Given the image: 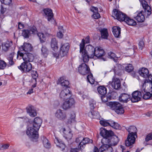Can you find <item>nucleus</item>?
<instances>
[{
  "instance_id": "obj_15",
  "label": "nucleus",
  "mask_w": 152,
  "mask_h": 152,
  "mask_svg": "<svg viewBox=\"0 0 152 152\" xmlns=\"http://www.w3.org/2000/svg\"><path fill=\"white\" fill-rule=\"evenodd\" d=\"M100 134L103 137V138H108L109 137L113 134V132L111 131H108L104 128H101L100 129Z\"/></svg>"
},
{
  "instance_id": "obj_37",
  "label": "nucleus",
  "mask_w": 152,
  "mask_h": 152,
  "mask_svg": "<svg viewBox=\"0 0 152 152\" xmlns=\"http://www.w3.org/2000/svg\"><path fill=\"white\" fill-rule=\"evenodd\" d=\"M127 24L130 26H135L136 25V21L130 18L129 17L126 16L124 21Z\"/></svg>"
},
{
  "instance_id": "obj_34",
  "label": "nucleus",
  "mask_w": 152,
  "mask_h": 152,
  "mask_svg": "<svg viewBox=\"0 0 152 152\" xmlns=\"http://www.w3.org/2000/svg\"><path fill=\"white\" fill-rule=\"evenodd\" d=\"M99 30L101 33V38L103 39H107L108 36L107 29L103 28L99 29Z\"/></svg>"
},
{
  "instance_id": "obj_48",
  "label": "nucleus",
  "mask_w": 152,
  "mask_h": 152,
  "mask_svg": "<svg viewBox=\"0 0 152 152\" xmlns=\"http://www.w3.org/2000/svg\"><path fill=\"white\" fill-rule=\"evenodd\" d=\"M58 28L59 31L57 33V37L59 38H61L63 36L62 33L64 31L63 27L62 26H60Z\"/></svg>"
},
{
  "instance_id": "obj_47",
  "label": "nucleus",
  "mask_w": 152,
  "mask_h": 152,
  "mask_svg": "<svg viewBox=\"0 0 152 152\" xmlns=\"http://www.w3.org/2000/svg\"><path fill=\"white\" fill-rule=\"evenodd\" d=\"M143 93H142V95L143 94V98L145 99H147L151 98V94L150 93V91H147L144 92L143 90L142 91Z\"/></svg>"
},
{
  "instance_id": "obj_32",
  "label": "nucleus",
  "mask_w": 152,
  "mask_h": 152,
  "mask_svg": "<svg viewBox=\"0 0 152 152\" xmlns=\"http://www.w3.org/2000/svg\"><path fill=\"white\" fill-rule=\"evenodd\" d=\"M88 116L92 118L98 119L99 118V113L94 110H91L88 113Z\"/></svg>"
},
{
  "instance_id": "obj_55",
  "label": "nucleus",
  "mask_w": 152,
  "mask_h": 152,
  "mask_svg": "<svg viewBox=\"0 0 152 152\" xmlns=\"http://www.w3.org/2000/svg\"><path fill=\"white\" fill-rule=\"evenodd\" d=\"M2 4L7 5L10 6L12 5V0H0Z\"/></svg>"
},
{
  "instance_id": "obj_45",
  "label": "nucleus",
  "mask_w": 152,
  "mask_h": 152,
  "mask_svg": "<svg viewBox=\"0 0 152 152\" xmlns=\"http://www.w3.org/2000/svg\"><path fill=\"white\" fill-rule=\"evenodd\" d=\"M125 71L128 72H130L134 70V67L131 64H127L125 67Z\"/></svg>"
},
{
  "instance_id": "obj_59",
  "label": "nucleus",
  "mask_w": 152,
  "mask_h": 152,
  "mask_svg": "<svg viewBox=\"0 0 152 152\" xmlns=\"http://www.w3.org/2000/svg\"><path fill=\"white\" fill-rule=\"evenodd\" d=\"M92 16L95 19H98L100 17V15L98 12L94 13Z\"/></svg>"
},
{
  "instance_id": "obj_12",
  "label": "nucleus",
  "mask_w": 152,
  "mask_h": 152,
  "mask_svg": "<svg viewBox=\"0 0 152 152\" xmlns=\"http://www.w3.org/2000/svg\"><path fill=\"white\" fill-rule=\"evenodd\" d=\"M55 115L57 119L61 121H64L67 118L66 113L60 109H58L56 111Z\"/></svg>"
},
{
  "instance_id": "obj_50",
  "label": "nucleus",
  "mask_w": 152,
  "mask_h": 152,
  "mask_svg": "<svg viewBox=\"0 0 152 152\" xmlns=\"http://www.w3.org/2000/svg\"><path fill=\"white\" fill-rule=\"evenodd\" d=\"M87 80L88 82L92 84H94L95 81V79L93 77V75L91 73L87 76Z\"/></svg>"
},
{
  "instance_id": "obj_11",
  "label": "nucleus",
  "mask_w": 152,
  "mask_h": 152,
  "mask_svg": "<svg viewBox=\"0 0 152 152\" xmlns=\"http://www.w3.org/2000/svg\"><path fill=\"white\" fill-rule=\"evenodd\" d=\"M105 52L103 49L101 47H96L95 48V50L94 53V57L98 58H101L104 61H106V58L102 57L105 55Z\"/></svg>"
},
{
  "instance_id": "obj_64",
  "label": "nucleus",
  "mask_w": 152,
  "mask_h": 152,
  "mask_svg": "<svg viewBox=\"0 0 152 152\" xmlns=\"http://www.w3.org/2000/svg\"><path fill=\"white\" fill-rule=\"evenodd\" d=\"M83 137H78L76 138V142H82Z\"/></svg>"
},
{
  "instance_id": "obj_1",
  "label": "nucleus",
  "mask_w": 152,
  "mask_h": 152,
  "mask_svg": "<svg viewBox=\"0 0 152 152\" xmlns=\"http://www.w3.org/2000/svg\"><path fill=\"white\" fill-rule=\"evenodd\" d=\"M85 41L84 39H82L80 44V53L82 55L84 62H87L89 58H94L95 48L90 45H86L85 47Z\"/></svg>"
},
{
  "instance_id": "obj_24",
  "label": "nucleus",
  "mask_w": 152,
  "mask_h": 152,
  "mask_svg": "<svg viewBox=\"0 0 152 152\" xmlns=\"http://www.w3.org/2000/svg\"><path fill=\"white\" fill-rule=\"evenodd\" d=\"M42 123V120L39 117L35 118L34 120L33 126L36 129H39Z\"/></svg>"
},
{
  "instance_id": "obj_33",
  "label": "nucleus",
  "mask_w": 152,
  "mask_h": 152,
  "mask_svg": "<svg viewBox=\"0 0 152 152\" xmlns=\"http://www.w3.org/2000/svg\"><path fill=\"white\" fill-rule=\"evenodd\" d=\"M112 29L114 36L116 37H119L121 34V28L119 27L114 26Z\"/></svg>"
},
{
  "instance_id": "obj_30",
  "label": "nucleus",
  "mask_w": 152,
  "mask_h": 152,
  "mask_svg": "<svg viewBox=\"0 0 152 152\" xmlns=\"http://www.w3.org/2000/svg\"><path fill=\"white\" fill-rule=\"evenodd\" d=\"M32 107L31 106H29L26 108V111L28 113L31 117H34L37 115L36 111L32 109Z\"/></svg>"
},
{
  "instance_id": "obj_62",
  "label": "nucleus",
  "mask_w": 152,
  "mask_h": 152,
  "mask_svg": "<svg viewBox=\"0 0 152 152\" xmlns=\"http://www.w3.org/2000/svg\"><path fill=\"white\" fill-rule=\"evenodd\" d=\"M152 139V133H150L147 135L145 138V141L148 142Z\"/></svg>"
},
{
  "instance_id": "obj_40",
  "label": "nucleus",
  "mask_w": 152,
  "mask_h": 152,
  "mask_svg": "<svg viewBox=\"0 0 152 152\" xmlns=\"http://www.w3.org/2000/svg\"><path fill=\"white\" fill-rule=\"evenodd\" d=\"M75 115L73 112L70 113L69 118L68 119V123L69 124H71L75 122Z\"/></svg>"
},
{
  "instance_id": "obj_51",
  "label": "nucleus",
  "mask_w": 152,
  "mask_h": 152,
  "mask_svg": "<svg viewBox=\"0 0 152 152\" xmlns=\"http://www.w3.org/2000/svg\"><path fill=\"white\" fill-rule=\"evenodd\" d=\"M29 30H23L22 31V35L25 38H28L30 35Z\"/></svg>"
},
{
  "instance_id": "obj_9",
  "label": "nucleus",
  "mask_w": 152,
  "mask_h": 152,
  "mask_svg": "<svg viewBox=\"0 0 152 152\" xmlns=\"http://www.w3.org/2000/svg\"><path fill=\"white\" fill-rule=\"evenodd\" d=\"M72 92L69 89L66 88L61 91L59 96L60 98L63 100H64L67 99L71 98Z\"/></svg>"
},
{
  "instance_id": "obj_27",
  "label": "nucleus",
  "mask_w": 152,
  "mask_h": 152,
  "mask_svg": "<svg viewBox=\"0 0 152 152\" xmlns=\"http://www.w3.org/2000/svg\"><path fill=\"white\" fill-rule=\"evenodd\" d=\"M57 83L62 86L67 87L69 85V82L68 80H65L63 77H61L58 79Z\"/></svg>"
},
{
  "instance_id": "obj_36",
  "label": "nucleus",
  "mask_w": 152,
  "mask_h": 152,
  "mask_svg": "<svg viewBox=\"0 0 152 152\" xmlns=\"http://www.w3.org/2000/svg\"><path fill=\"white\" fill-rule=\"evenodd\" d=\"M134 18L138 22H143L145 19V17L144 15L142 14V12H140V13H138L137 16L134 17Z\"/></svg>"
},
{
  "instance_id": "obj_43",
  "label": "nucleus",
  "mask_w": 152,
  "mask_h": 152,
  "mask_svg": "<svg viewBox=\"0 0 152 152\" xmlns=\"http://www.w3.org/2000/svg\"><path fill=\"white\" fill-rule=\"evenodd\" d=\"M41 51L42 54L43 56L45 57H46L48 54V50L45 46H42L41 48Z\"/></svg>"
},
{
  "instance_id": "obj_35",
  "label": "nucleus",
  "mask_w": 152,
  "mask_h": 152,
  "mask_svg": "<svg viewBox=\"0 0 152 152\" xmlns=\"http://www.w3.org/2000/svg\"><path fill=\"white\" fill-rule=\"evenodd\" d=\"M14 55V53H10L7 57V60L8 61V63L10 66L14 65L15 63V61L13 60V57Z\"/></svg>"
},
{
  "instance_id": "obj_3",
  "label": "nucleus",
  "mask_w": 152,
  "mask_h": 152,
  "mask_svg": "<svg viewBox=\"0 0 152 152\" xmlns=\"http://www.w3.org/2000/svg\"><path fill=\"white\" fill-rule=\"evenodd\" d=\"M106 104L118 114H123L124 113V110L123 106L118 102H110L107 103Z\"/></svg>"
},
{
  "instance_id": "obj_16",
  "label": "nucleus",
  "mask_w": 152,
  "mask_h": 152,
  "mask_svg": "<svg viewBox=\"0 0 152 152\" xmlns=\"http://www.w3.org/2000/svg\"><path fill=\"white\" fill-rule=\"evenodd\" d=\"M69 48L68 43H65L63 44L61 47L60 51V55L63 57L66 56Z\"/></svg>"
},
{
  "instance_id": "obj_5",
  "label": "nucleus",
  "mask_w": 152,
  "mask_h": 152,
  "mask_svg": "<svg viewBox=\"0 0 152 152\" xmlns=\"http://www.w3.org/2000/svg\"><path fill=\"white\" fill-rule=\"evenodd\" d=\"M39 130L36 129L33 126L28 128L26 133L30 138L33 139H36L39 137V134L38 132Z\"/></svg>"
},
{
  "instance_id": "obj_49",
  "label": "nucleus",
  "mask_w": 152,
  "mask_h": 152,
  "mask_svg": "<svg viewBox=\"0 0 152 152\" xmlns=\"http://www.w3.org/2000/svg\"><path fill=\"white\" fill-rule=\"evenodd\" d=\"M110 126L112 127L113 128L116 129H119L121 127L120 125L117 123L113 121H110Z\"/></svg>"
},
{
  "instance_id": "obj_17",
  "label": "nucleus",
  "mask_w": 152,
  "mask_h": 152,
  "mask_svg": "<svg viewBox=\"0 0 152 152\" xmlns=\"http://www.w3.org/2000/svg\"><path fill=\"white\" fill-rule=\"evenodd\" d=\"M110 83L113 88L115 89H118L121 86V81L120 79L117 78L113 77L112 79V82H109Z\"/></svg>"
},
{
  "instance_id": "obj_14",
  "label": "nucleus",
  "mask_w": 152,
  "mask_h": 152,
  "mask_svg": "<svg viewBox=\"0 0 152 152\" xmlns=\"http://www.w3.org/2000/svg\"><path fill=\"white\" fill-rule=\"evenodd\" d=\"M142 93H143L142 90L140 92L137 91H134L132 93V97L131 98L132 102H136L140 101Z\"/></svg>"
},
{
  "instance_id": "obj_52",
  "label": "nucleus",
  "mask_w": 152,
  "mask_h": 152,
  "mask_svg": "<svg viewBox=\"0 0 152 152\" xmlns=\"http://www.w3.org/2000/svg\"><path fill=\"white\" fill-rule=\"evenodd\" d=\"M64 131L66 138L67 139H71L72 137V134L71 132L70 131L68 133L65 132V129H64Z\"/></svg>"
},
{
  "instance_id": "obj_38",
  "label": "nucleus",
  "mask_w": 152,
  "mask_h": 152,
  "mask_svg": "<svg viewBox=\"0 0 152 152\" xmlns=\"http://www.w3.org/2000/svg\"><path fill=\"white\" fill-rule=\"evenodd\" d=\"M98 93L102 95H105L107 92V89L104 86H100L97 88Z\"/></svg>"
},
{
  "instance_id": "obj_10",
  "label": "nucleus",
  "mask_w": 152,
  "mask_h": 152,
  "mask_svg": "<svg viewBox=\"0 0 152 152\" xmlns=\"http://www.w3.org/2000/svg\"><path fill=\"white\" fill-rule=\"evenodd\" d=\"M78 70L80 74L83 75H86L90 72L89 66L85 63H83L79 65Z\"/></svg>"
},
{
  "instance_id": "obj_7",
  "label": "nucleus",
  "mask_w": 152,
  "mask_h": 152,
  "mask_svg": "<svg viewBox=\"0 0 152 152\" xmlns=\"http://www.w3.org/2000/svg\"><path fill=\"white\" fill-rule=\"evenodd\" d=\"M113 16L120 21H124L126 15L116 9H114L113 10Z\"/></svg>"
},
{
  "instance_id": "obj_18",
  "label": "nucleus",
  "mask_w": 152,
  "mask_h": 152,
  "mask_svg": "<svg viewBox=\"0 0 152 152\" xmlns=\"http://www.w3.org/2000/svg\"><path fill=\"white\" fill-rule=\"evenodd\" d=\"M92 140L87 137L83 138L82 142L79 143L78 145V148L80 150H83L85 145L87 144L92 143Z\"/></svg>"
},
{
  "instance_id": "obj_13",
  "label": "nucleus",
  "mask_w": 152,
  "mask_h": 152,
  "mask_svg": "<svg viewBox=\"0 0 152 152\" xmlns=\"http://www.w3.org/2000/svg\"><path fill=\"white\" fill-rule=\"evenodd\" d=\"M43 11L45 15V17L47 18L48 21L52 22L55 21L53 18V14L51 9L49 8L44 9Z\"/></svg>"
},
{
  "instance_id": "obj_60",
  "label": "nucleus",
  "mask_w": 152,
  "mask_h": 152,
  "mask_svg": "<svg viewBox=\"0 0 152 152\" xmlns=\"http://www.w3.org/2000/svg\"><path fill=\"white\" fill-rule=\"evenodd\" d=\"M138 46L139 49L142 50L144 46V42L142 41H140L139 43Z\"/></svg>"
},
{
  "instance_id": "obj_63",
  "label": "nucleus",
  "mask_w": 152,
  "mask_h": 152,
  "mask_svg": "<svg viewBox=\"0 0 152 152\" xmlns=\"http://www.w3.org/2000/svg\"><path fill=\"white\" fill-rule=\"evenodd\" d=\"M147 78L148 79L145 80V81L146 82H148L151 83H152V74H149Z\"/></svg>"
},
{
  "instance_id": "obj_57",
  "label": "nucleus",
  "mask_w": 152,
  "mask_h": 152,
  "mask_svg": "<svg viewBox=\"0 0 152 152\" xmlns=\"http://www.w3.org/2000/svg\"><path fill=\"white\" fill-rule=\"evenodd\" d=\"M10 146V145L8 144H3L0 145V149L3 150L7 149Z\"/></svg>"
},
{
  "instance_id": "obj_46",
  "label": "nucleus",
  "mask_w": 152,
  "mask_h": 152,
  "mask_svg": "<svg viewBox=\"0 0 152 152\" xmlns=\"http://www.w3.org/2000/svg\"><path fill=\"white\" fill-rule=\"evenodd\" d=\"M43 142L44 145L46 148H49L50 147V143L48 140L45 137H43Z\"/></svg>"
},
{
  "instance_id": "obj_8",
  "label": "nucleus",
  "mask_w": 152,
  "mask_h": 152,
  "mask_svg": "<svg viewBox=\"0 0 152 152\" xmlns=\"http://www.w3.org/2000/svg\"><path fill=\"white\" fill-rule=\"evenodd\" d=\"M19 69L25 72L30 71L32 69V65L29 62L24 61L20 66H18Z\"/></svg>"
},
{
  "instance_id": "obj_4",
  "label": "nucleus",
  "mask_w": 152,
  "mask_h": 152,
  "mask_svg": "<svg viewBox=\"0 0 152 152\" xmlns=\"http://www.w3.org/2000/svg\"><path fill=\"white\" fill-rule=\"evenodd\" d=\"M119 140V139L118 136L114 135L113 133V135L109 137L108 138L102 139V142L103 143V142H105L111 146H115L117 144Z\"/></svg>"
},
{
  "instance_id": "obj_44",
  "label": "nucleus",
  "mask_w": 152,
  "mask_h": 152,
  "mask_svg": "<svg viewBox=\"0 0 152 152\" xmlns=\"http://www.w3.org/2000/svg\"><path fill=\"white\" fill-rule=\"evenodd\" d=\"M28 30L30 34H36L38 33V31L36 27L34 26H30L28 28Z\"/></svg>"
},
{
  "instance_id": "obj_25",
  "label": "nucleus",
  "mask_w": 152,
  "mask_h": 152,
  "mask_svg": "<svg viewBox=\"0 0 152 152\" xmlns=\"http://www.w3.org/2000/svg\"><path fill=\"white\" fill-rule=\"evenodd\" d=\"M139 73L140 76L145 78H147L149 75L148 69L145 68H142L140 69Z\"/></svg>"
},
{
  "instance_id": "obj_39",
  "label": "nucleus",
  "mask_w": 152,
  "mask_h": 152,
  "mask_svg": "<svg viewBox=\"0 0 152 152\" xmlns=\"http://www.w3.org/2000/svg\"><path fill=\"white\" fill-rule=\"evenodd\" d=\"M54 142L57 146L60 148L64 147V145L62 143V141L58 137H55V138L54 140Z\"/></svg>"
},
{
  "instance_id": "obj_19",
  "label": "nucleus",
  "mask_w": 152,
  "mask_h": 152,
  "mask_svg": "<svg viewBox=\"0 0 152 152\" xmlns=\"http://www.w3.org/2000/svg\"><path fill=\"white\" fill-rule=\"evenodd\" d=\"M20 49L21 51L28 52L31 51L32 50L33 47L30 44L25 42L20 48Z\"/></svg>"
},
{
  "instance_id": "obj_61",
  "label": "nucleus",
  "mask_w": 152,
  "mask_h": 152,
  "mask_svg": "<svg viewBox=\"0 0 152 152\" xmlns=\"http://www.w3.org/2000/svg\"><path fill=\"white\" fill-rule=\"evenodd\" d=\"M90 10L93 12L94 13H96V12H98V8L94 6H92L90 9Z\"/></svg>"
},
{
  "instance_id": "obj_41",
  "label": "nucleus",
  "mask_w": 152,
  "mask_h": 152,
  "mask_svg": "<svg viewBox=\"0 0 152 152\" xmlns=\"http://www.w3.org/2000/svg\"><path fill=\"white\" fill-rule=\"evenodd\" d=\"M108 56L109 58L112 59L115 62H117L118 60V57L116 56L115 54L112 52H110L108 53Z\"/></svg>"
},
{
  "instance_id": "obj_42",
  "label": "nucleus",
  "mask_w": 152,
  "mask_h": 152,
  "mask_svg": "<svg viewBox=\"0 0 152 152\" xmlns=\"http://www.w3.org/2000/svg\"><path fill=\"white\" fill-rule=\"evenodd\" d=\"M39 38L40 41L41 43H43L46 41L45 36L42 33H38L37 34Z\"/></svg>"
},
{
  "instance_id": "obj_23",
  "label": "nucleus",
  "mask_w": 152,
  "mask_h": 152,
  "mask_svg": "<svg viewBox=\"0 0 152 152\" xmlns=\"http://www.w3.org/2000/svg\"><path fill=\"white\" fill-rule=\"evenodd\" d=\"M34 59V57L33 55L30 53H24V55L23 57V60L25 62H31Z\"/></svg>"
},
{
  "instance_id": "obj_31",
  "label": "nucleus",
  "mask_w": 152,
  "mask_h": 152,
  "mask_svg": "<svg viewBox=\"0 0 152 152\" xmlns=\"http://www.w3.org/2000/svg\"><path fill=\"white\" fill-rule=\"evenodd\" d=\"M114 70L115 74L118 75H121L123 72L122 66L120 64H118L117 66L115 67Z\"/></svg>"
},
{
  "instance_id": "obj_54",
  "label": "nucleus",
  "mask_w": 152,
  "mask_h": 152,
  "mask_svg": "<svg viewBox=\"0 0 152 152\" xmlns=\"http://www.w3.org/2000/svg\"><path fill=\"white\" fill-rule=\"evenodd\" d=\"M109 147V145L107 144H103L99 148V151L101 152H103L107 150Z\"/></svg>"
},
{
  "instance_id": "obj_58",
  "label": "nucleus",
  "mask_w": 152,
  "mask_h": 152,
  "mask_svg": "<svg viewBox=\"0 0 152 152\" xmlns=\"http://www.w3.org/2000/svg\"><path fill=\"white\" fill-rule=\"evenodd\" d=\"M95 102L93 100L90 101V106L91 110H93L95 107Z\"/></svg>"
},
{
  "instance_id": "obj_28",
  "label": "nucleus",
  "mask_w": 152,
  "mask_h": 152,
  "mask_svg": "<svg viewBox=\"0 0 152 152\" xmlns=\"http://www.w3.org/2000/svg\"><path fill=\"white\" fill-rule=\"evenodd\" d=\"M50 45L53 50L56 51L58 50V42L55 38H53L52 39L50 42Z\"/></svg>"
},
{
  "instance_id": "obj_53",
  "label": "nucleus",
  "mask_w": 152,
  "mask_h": 152,
  "mask_svg": "<svg viewBox=\"0 0 152 152\" xmlns=\"http://www.w3.org/2000/svg\"><path fill=\"white\" fill-rule=\"evenodd\" d=\"M111 120L107 121L105 120H102L100 121V124L104 126H110V123Z\"/></svg>"
},
{
  "instance_id": "obj_22",
  "label": "nucleus",
  "mask_w": 152,
  "mask_h": 152,
  "mask_svg": "<svg viewBox=\"0 0 152 152\" xmlns=\"http://www.w3.org/2000/svg\"><path fill=\"white\" fill-rule=\"evenodd\" d=\"M142 87L144 92L147 91H152V83L146 82L145 80L143 83Z\"/></svg>"
},
{
  "instance_id": "obj_2",
  "label": "nucleus",
  "mask_w": 152,
  "mask_h": 152,
  "mask_svg": "<svg viewBox=\"0 0 152 152\" xmlns=\"http://www.w3.org/2000/svg\"><path fill=\"white\" fill-rule=\"evenodd\" d=\"M129 132L127 140L125 141V145L127 146H129L133 144L135 141V136L137 137V129L136 127L134 126H131L126 128Z\"/></svg>"
},
{
  "instance_id": "obj_29",
  "label": "nucleus",
  "mask_w": 152,
  "mask_h": 152,
  "mask_svg": "<svg viewBox=\"0 0 152 152\" xmlns=\"http://www.w3.org/2000/svg\"><path fill=\"white\" fill-rule=\"evenodd\" d=\"M31 75L33 79V80H32L33 82H32L34 83V84L32 85L31 87L32 88H35L36 86L37 79L38 77V75L37 71H32Z\"/></svg>"
},
{
  "instance_id": "obj_26",
  "label": "nucleus",
  "mask_w": 152,
  "mask_h": 152,
  "mask_svg": "<svg viewBox=\"0 0 152 152\" xmlns=\"http://www.w3.org/2000/svg\"><path fill=\"white\" fill-rule=\"evenodd\" d=\"M12 45V41H7L5 42L2 43L1 45L3 50L5 52L7 51Z\"/></svg>"
},
{
  "instance_id": "obj_21",
  "label": "nucleus",
  "mask_w": 152,
  "mask_h": 152,
  "mask_svg": "<svg viewBox=\"0 0 152 152\" xmlns=\"http://www.w3.org/2000/svg\"><path fill=\"white\" fill-rule=\"evenodd\" d=\"M141 4L143 8L144 9L145 12L147 13L148 16L150 15L151 13V9L147 2L144 0H142L141 1Z\"/></svg>"
},
{
  "instance_id": "obj_20",
  "label": "nucleus",
  "mask_w": 152,
  "mask_h": 152,
  "mask_svg": "<svg viewBox=\"0 0 152 152\" xmlns=\"http://www.w3.org/2000/svg\"><path fill=\"white\" fill-rule=\"evenodd\" d=\"M119 100L120 102L124 103H127L131 100V96L126 93L121 94L119 96Z\"/></svg>"
},
{
  "instance_id": "obj_56",
  "label": "nucleus",
  "mask_w": 152,
  "mask_h": 152,
  "mask_svg": "<svg viewBox=\"0 0 152 152\" xmlns=\"http://www.w3.org/2000/svg\"><path fill=\"white\" fill-rule=\"evenodd\" d=\"M6 63L4 61L0 60V69H3L6 66Z\"/></svg>"
},
{
  "instance_id": "obj_6",
  "label": "nucleus",
  "mask_w": 152,
  "mask_h": 152,
  "mask_svg": "<svg viewBox=\"0 0 152 152\" xmlns=\"http://www.w3.org/2000/svg\"><path fill=\"white\" fill-rule=\"evenodd\" d=\"M65 100L61 106L62 108L64 110H67L71 108L75 104V100L73 98Z\"/></svg>"
}]
</instances>
